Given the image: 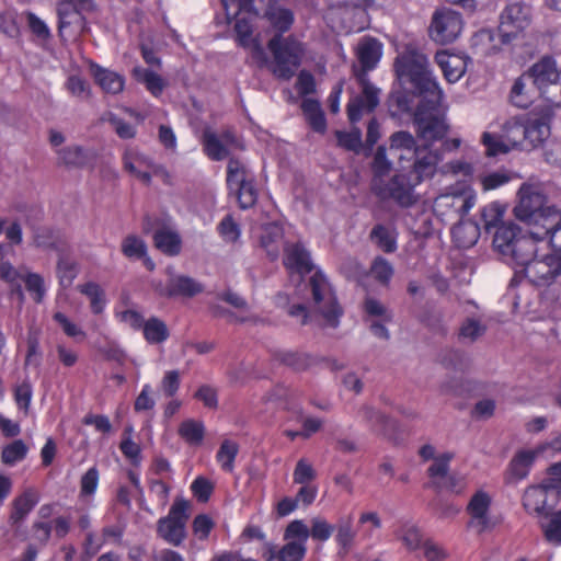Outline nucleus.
I'll use <instances>...</instances> for the list:
<instances>
[{
  "label": "nucleus",
  "mask_w": 561,
  "mask_h": 561,
  "mask_svg": "<svg viewBox=\"0 0 561 561\" xmlns=\"http://www.w3.org/2000/svg\"><path fill=\"white\" fill-rule=\"evenodd\" d=\"M525 79L528 78L524 77V73L517 78L512 87L510 94L512 104L519 108H527L533 102L531 96L525 90Z\"/></svg>",
  "instance_id": "obj_56"
},
{
  "label": "nucleus",
  "mask_w": 561,
  "mask_h": 561,
  "mask_svg": "<svg viewBox=\"0 0 561 561\" xmlns=\"http://www.w3.org/2000/svg\"><path fill=\"white\" fill-rule=\"evenodd\" d=\"M517 273H523L536 286L550 285L561 275V255L553 250L541 255L537 252Z\"/></svg>",
  "instance_id": "obj_10"
},
{
  "label": "nucleus",
  "mask_w": 561,
  "mask_h": 561,
  "mask_svg": "<svg viewBox=\"0 0 561 561\" xmlns=\"http://www.w3.org/2000/svg\"><path fill=\"white\" fill-rule=\"evenodd\" d=\"M78 275V265L76 262L59 259L57 262V276L61 287H69Z\"/></svg>",
  "instance_id": "obj_59"
},
{
  "label": "nucleus",
  "mask_w": 561,
  "mask_h": 561,
  "mask_svg": "<svg viewBox=\"0 0 561 561\" xmlns=\"http://www.w3.org/2000/svg\"><path fill=\"white\" fill-rule=\"evenodd\" d=\"M502 135L511 150L518 147L527 138L526 119L513 117L506 121L503 125Z\"/></svg>",
  "instance_id": "obj_31"
},
{
  "label": "nucleus",
  "mask_w": 561,
  "mask_h": 561,
  "mask_svg": "<svg viewBox=\"0 0 561 561\" xmlns=\"http://www.w3.org/2000/svg\"><path fill=\"white\" fill-rule=\"evenodd\" d=\"M283 240L284 229L280 225L272 222L262 228L260 244L272 261L278 257Z\"/></svg>",
  "instance_id": "obj_25"
},
{
  "label": "nucleus",
  "mask_w": 561,
  "mask_h": 561,
  "mask_svg": "<svg viewBox=\"0 0 561 561\" xmlns=\"http://www.w3.org/2000/svg\"><path fill=\"white\" fill-rule=\"evenodd\" d=\"M531 22V9L523 2L507 4L500 15L499 33L503 44H508L523 33Z\"/></svg>",
  "instance_id": "obj_11"
},
{
  "label": "nucleus",
  "mask_w": 561,
  "mask_h": 561,
  "mask_svg": "<svg viewBox=\"0 0 561 561\" xmlns=\"http://www.w3.org/2000/svg\"><path fill=\"white\" fill-rule=\"evenodd\" d=\"M480 224L468 219L461 220L451 228V239L457 248L468 249L474 245L480 238Z\"/></svg>",
  "instance_id": "obj_23"
},
{
  "label": "nucleus",
  "mask_w": 561,
  "mask_h": 561,
  "mask_svg": "<svg viewBox=\"0 0 561 561\" xmlns=\"http://www.w3.org/2000/svg\"><path fill=\"white\" fill-rule=\"evenodd\" d=\"M300 107L310 128L316 133L324 134L327 130V118L320 102L316 99L307 98L302 100Z\"/></svg>",
  "instance_id": "obj_28"
},
{
  "label": "nucleus",
  "mask_w": 561,
  "mask_h": 561,
  "mask_svg": "<svg viewBox=\"0 0 561 561\" xmlns=\"http://www.w3.org/2000/svg\"><path fill=\"white\" fill-rule=\"evenodd\" d=\"M412 160L410 169L407 171L413 179L414 183L432 179L437 171L442 156L438 151L430 149L428 145L422 146L409 158Z\"/></svg>",
  "instance_id": "obj_15"
},
{
  "label": "nucleus",
  "mask_w": 561,
  "mask_h": 561,
  "mask_svg": "<svg viewBox=\"0 0 561 561\" xmlns=\"http://www.w3.org/2000/svg\"><path fill=\"white\" fill-rule=\"evenodd\" d=\"M472 206L473 202L469 197L445 193L434 199L433 211L442 220L454 219L463 217Z\"/></svg>",
  "instance_id": "obj_16"
},
{
  "label": "nucleus",
  "mask_w": 561,
  "mask_h": 561,
  "mask_svg": "<svg viewBox=\"0 0 561 561\" xmlns=\"http://www.w3.org/2000/svg\"><path fill=\"white\" fill-rule=\"evenodd\" d=\"M335 526L330 524L323 517H314L311 519V527L309 528V537L316 541L325 542L334 533Z\"/></svg>",
  "instance_id": "obj_54"
},
{
  "label": "nucleus",
  "mask_w": 561,
  "mask_h": 561,
  "mask_svg": "<svg viewBox=\"0 0 561 561\" xmlns=\"http://www.w3.org/2000/svg\"><path fill=\"white\" fill-rule=\"evenodd\" d=\"M178 433L185 443L198 446L204 439L205 426L201 421L188 419L180 424Z\"/></svg>",
  "instance_id": "obj_35"
},
{
  "label": "nucleus",
  "mask_w": 561,
  "mask_h": 561,
  "mask_svg": "<svg viewBox=\"0 0 561 561\" xmlns=\"http://www.w3.org/2000/svg\"><path fill=\"white\" fill-rule=\"evenodd\" d=\"M144 339L149 344H161L170 336L168 325L158 317H150L142 328Z\"/></svg>",
  "instance_id": "obj_32"
},
{
  "label": "nucleus",
  "mask_w": 561,
  "mask_h": 561,
  "mask_svg": "<svg viewBox=\"0 0 561 561\" xmlns=\"http://www.w3.org/2000/svg\"><path fill=\"white\" fill-rule=\"evenodd\" d=\"M481 142L485 148L486 156L489 157H496L511 151L510 145L506 144L502 134L499 135L484 131L481 136Z\"/></svg>",
  "instance_id": "obj_47"
},
{
  "label": "nucleus",
  "mask_w": 561,
  "mask_h": 561,
  "mask_svg": "<svg viewBox=\"0 0 561 561\" xmlns=\"http://www.w3.org/2000/svg\"><path fill=\"white\" fill-rule=\"evenodd\" d=\"M94 0H57L56 12L58 16V34L70 25L83 26L85 24L84 13L95 10Z\"/></svg>",
  "instance_id": "obj_13"
},
{
  "label": "nucleus",
  "mask_w": 561,
  "mask_h": 561,
  "mask_svg": "<svg viewBox=\"0 0 561 561\" xmlns=\"http://www.w3.org/2000/svg\"><path fill=\"white\" fill-rule=\"evenodd\" d=\"M214 528L215 522L207 514H198L192 522L193 535L201 541L207 540Z\"/></svg>",
  "instance_id": "obj_60"
},
{
  "label": "nucleus",
  "mask_w": 561,
  "mask_h": 561,
  "mask_svg": "<svg viewBox=\"0 0 561 561\" xmlns=\"http://www.w3.org/2000/svg\"><path fill=\"white\" fill-rule=\"evenodd\" d=\"M382 54L383 45L378 38L373 36L362 37L355 49L358 65H353V76L369 77V72L378 67Z\"/></svg>",
  "instance_id": "obj_12"
},
{
  "label": "nucleus",
  "mask_w": 561,
  "mask_h": 561,
  "mask_svg": "<svg viewBox=\"0 0 561 561\" xmlns=\"http://www.w3.org/2000/svg\"><path fill=\"white\" fill-rule=\"evenodd\" d=\"M399 83L403 91L392 93L389 98V106L394 108L393 115L411 113L413 98H420L412 92L410 84L403 85L400 81Z\"/></svg>",
  "instance_id": "obj_39"
},
{
  "label": "nucleus",
  "mask_w": 561,
  "mask_h": 561,
  "mask_svg": "<svg viewBox=\"0 0 561 561\" xmlns=\"http://www.w3.org/2000/svg\"><path fill=\"white\" fill-rule=\"evenodd\" d=\"M273 0H230L228 20L234 19L236 42L240 47L252 48L254 54H263V49L256 38L253 37V26L255 19L260 15L262 5L270 7ZM226 15H228L226 13Z\"/></svg>",
  "instance_id": "obj_5"
},
{
  "label": "nucleus",
  "mask_w": 561,
  "mask_h": 561,
  "mask_svg": "<svg viewBox=\"0 0 561 561\" xmlns=\"http://www.w3.org/2000/svg\"><path fill=\"white\" fill-rule=\"evenodd\" d=\"M421 147L416 145L413 135L405 130L396 131L390 137V149L407 151L410 157L414 153V150H419Z\"/></svg>",
  "instance_id": "obj_52"
},
{
  "label": "nucleus",
  "mask_w": 561,
  "mask_h": 561,
  "mask_svg": "<svg viewBox=\"0 0 561 561\" xmlns=\"http://www.w3.org/2000/svg\"><path fill=\"white\" fill-rule=\"evenodd\" d=\"M545 241L541 230L529 228L524 231L510 222L497 228L493 236V247L507 263L520 270L539 252L538 243Z\"/></svg>",
  "instance_id": "obj_3"
},
{
  "label": "nucleus",
  "mask_w": 561,
  "mask_h": 561,
  "mask_svg": "<svg viewBox=\"0 0 561 561\" xmlns=\"http://www.w3.org/2000/svg\"><path fill=\"white\" fill-rule=\"evenodd\" d=\"M91 75L95 83L103 92L118 94L125 88V78L116 71L104 68L95 62L90 66Z\"/></svg>",
  "instance_id": "obj_22"
},
{
  "label": "nucleus",
  "mask_w": 561,
  "mask_h": 561,
  "mask_svg": "<svg viewBox=\"0 0 561 561\" xmlns=\"http://www.w3.org/2000/svg\"><path fill=\"white\" fill-rule=\"evenodd\" d=\"M502 218L503 211L500 206L490 204L481 209L479 221L476 222L480 224V231L483 229L485 233H491L493 229L495 232L500 226L507 225L502 221Z\"/></svg>",
  "instance_id": "obj_34"
},
{
  "label": "nucleus",
  "mask_w": 561,
  "mask_h": 561,
  "mask_svg": "<svg viewBox=\"0 0 561 561\" xmlns=\"http://www.w3.org/2000/svg\"><path fill=\"white\" fill-rule=\"evenodd\" d=\"M27 451L26 444L22 439H15L2 448L1 461L7 466H14L26 458Z\"/></svg>",
  "instance_id": "obj_46"
},
{
  "label": "nucleus",
  "mask_w": 561,
  "mask_h": 561,
  "mask_svg": "<svg viewBox=\"0 0 561 561\" xmlns=\"http://www.w3.org/2000/svg\"><path fill=\"white\" fill-rule=\"evenodd\" d=\"M77 290L90 301V309L93 314H101L107 305L105 290L95 282L79 284Z\"/></svg>",
  "instance_id": "obj_30"
},
{
  "label": "nucleus",
  "mask_w": 561,
  "mask_h": 561,
  "mask_svg": "<svg viewBox=\"0 0 561 561\" xmlns=\"http://www.w3.org/2000/svg\"><path fill=\"white\" fill-rule=\"evenodd\" d=\"M515 217L529 228L542 230L561 218L554 205H548V198L535 184L524 183L518 191V203L513 209Z\"/></svg>",
  "instance_id": "obj_4"
},
{
  "label": "nucleus",
  "mask_w": 561,
  "mask_h": 561,
  "mask_svg": "<svg viewBox=\"0 0 561 561\" xmlns=\"http://www.w3.org/2000/svg\"><path fill=\"white\" fill-rule=\"evenodd\" d=\"M122 253L127 259L140 260L147 254V244L141 238L128 234L122 241Z\"/></svg>",
  "instance_id": "obj_49"
},
{
  "label": "nucleus",
  "mask_w": 561,
  "mask_h": 561,
  "mask_svg": "<svg viewBox=\"0 0 561 561\" xmlns=\"http://www.w3.org/2000/svg\"><path fill=\"white\" fill-rule=\"evenodd\" d=\"M39 501V494L36 489L28 488L18 495L12 502L10 522L16 525L25 519Z\"/></svg>",
  "instance_id": "obj_24"
},
{
  "label": "nucleus",
  "mask_w": 561,
  "mask_h": 561,
  "mask_svg": "<svg viewBox=\"0 0 561 561\" xmlns=\"http://www.w3.org/2000/svg\"><path fill=\"white\" fill-rule=\"evenodd\" d=\"M227 186L234 192L241 209L252 208L257 202V190L254 179L249 178L244 164L238 158H230L227 164Z\"/></svg>",
  "instance_id": "obj_8"
},
{
  "label": "nucleus",
  "mask_w": 561,
  "mask_h": 561,
  "mask_svg": "<svg viewBox=\"0 0 561 561\" xmlns=\"http://www.w3.org/2000/svg\"><path fill=\"white\" fill-rule=\"evenodd\" d=\"M543 239H548L551 250L561 255V221H552V225L545 227L542 230Z\"/></svg>",
  "instance_id": "obj_64"
},
{
  "label": "nucleus",
  "mask_w": 561,
  "mask_h": 561,
  "mask_svg": "<svg viewBox=\"0 0 561 561\" xmlns=\"http://www.w3.org/2000/svg\"><path fill=\"white\" fill-rule=\"evenodd\" d=\"M283 263L290 273L300 275L309 274L313 270L310 253L300 242L284 247Z\"/></svg>",
  "instance_id": "obj_20"
},
{
  "label": "nucleus",
  "mask_w": 561,
  "mask_h": 561,
  "mask_svg": "<svg viewBox=\"0 0 561 561\" xmlns=\"http://www.w3.org/2000/svg\"><path fill=\"white\" fill-rule=\"evenodd\" d=\"M394 535L410 552L421 549L424 542L421 529L413 524H403L394 531Z\"/></svg>",
  "instance_id": "obj_33"
},
{
  "label": "nucleus",
  "mask_w": 561,
  "mask_h": 561,
  "mask_svg": "<svg viewBox=\"0 0 561 561\" xmlns=\"http://www.w3.org/2000/svg\"><path fill=\"white\" fill-rule=\"evenodd\" d=\"M552 492L550 486L542 481L541 484L528 486L523 494V506L529 514L548 516V495Z\"/></svg>",
  "instance_id": "obj_21"
},
{
  "label": "nucleus",
  "mask_w": 561,
  "mask_h": 561,
  "mask_svg": "<svg viewBox=\"0 0 561 561\" xmlns=\"http://www.w3.org/2000/svg\"><path fill=\"white\" fill-rule=\"evenodd\" d=\"M393 71L398 81L410 84L412 92L420 96L413 112L417 137L428 144L444 139L449 126L439 111L443 91L433 77L426 56L416 50L404 51L394 59Z\"/></svg>",
  "instance_id": "obj_1"
},
{
  "label": "nucleus",
  "mask_w": 561,
  "mask_h": 561,
  "mask_svg": "<svg viewBox=\"0 0 561 561\" xmlns=\"http://www.w3.org/2000/svg\"><path fill=\"white\" fill-rule=\"evenodd\" d=\"M546 523L540 524L545 539L553 545H561V508L556 512H549Z\"/></svg>",
  "instance_id": "obj_42"
},
{
  "label": "nucleus",
  "mask_w": 561,
  "mask_h": 561,
  "mask_svg": "<svg viewBox=\"0 0 561 561\" xmlns=\"http://www.w3.org/2000/svg\"><path fill=\"white\" fill-rule=\"evenodd\" d=\"M419 183H414L412 176L404 171L393 175L387 190L390 198H392L401 207H410L416 203L414 188Z\"/></svg>",
  "instance_id": "obj_17"
},
{
  "label": "nucleus",
  "mask_w": 561,
  "mask_h": 561,
  "mask_svg": "<svg viewBox=\"0 0 561 561\" xmlns=\"http://www.w3.org/2000/svg\"><path fill=\"white\" fill-rule=\"evenodd\" d=\"M65 87L67 91L75 98L88 99L91 95V89L85 79L78 75L68 77Z\"/></svg>",
  "instance_id": "obj_62"
},
{
  "label": "nucleus",
  "mask_w": 561,
  "mask_h": 561,
  "mask_svg": "<svg viewBox=\"0 0 561 561\" xmlns=\"http://www.w3.org/2000/svg\"><path fill=\"white\" fill-rule=\"evenodd\" d=\"M204 286L194 278L185 275H179L170 279L165 289L164 296L172 297H194L203 293Z\"/></svg>",
  "instance_id": "obj_26"
},
{
  "label": "nucleus",
  "mask_w": 561,
  "mask_h": 561,
  "mask_svg": "<svg viewBox=\"0 0 561 561\" xmlns=\"http://www.w3.org/2000/svg\"><path fill=\"white\" fill-rule=\"evenodd\" d=\"M22 279L25 283V288L31 294L33 300L36 304L43 302L46 295L44 278L37 273L30 272Z\"/></svg>",
  "instance_id": "obj_55"
},
{
  "label": "nucleus",
  "mask_w": 561,
  "mask_h": 561,
  "mask_svg": "<svg viewBox=\"0 0 561 561\" xmlns=\"http://www.w3.org/2000/svg\"><path fill=\"white\" fill-rule=\"evenodd\" d=\"M273 357L298 371L308 369L313 363V358L310 355L290 351H277Z\"/></svg>",
  "instance_id": "obj_38"
},
{
  "label": "nucleus",
  "mask_w": 561,
  "mask_h": 561,
  "mask_svg": "<svg viewBox=\"0 0 561 561\" xmlns=\"http://www.w3.org/2000/svg\"><path fill=\"white\" fill-rule=\"evenodd\" d=\"M264 14L274 31L267 42L273 56L272 72L277 79L288 81L301 66L306 53L305 44L295 35L283 36L295 22L294 13L287 8L270 7Z\"/></svg>",
  "instance_id": "obj_2"
},
{
  "label": "nucleus",
  "mask_w": 561,
  "mask_h": 561,
  "mask_svg": "<svg viewBox=\"0 0 561 561\" xmlns=\"http://www.w3.org/2000/svg\"><path fill=\"white\" fill-rule=\"evenodd\" d=\"M100 471L96 466L89 468L80 479V493L79 497L87 500L92 497L99 486Z\"/></svg>",
  "instance_id": "obj_48"
},
{
  "label": "nucleus",
  "mask_w": 561,
  "mask_h": 561,
  "mask_svg": "<svg viewBox=\"0 0 561 561\" xmlns=\"http://www.w3.org/2000/svg\"><path fill=\"white\" fill-rule=\"evenodd\" d=\"M393 267L382 256H377L370 266L371 276L382 285H388L393 276Z\"/></svg>",
  "instance_id": "obj_57"
},
{
  "label": "nucleus",
  "mask_w": 561,
  "mask_h": 561,
  "mask_svg": "<svg viewBox=\"0 0 561 561\" xmlns=\"http://www.w3.org/2000/svg\"><path fill=\"white\" fill-rule=\"evenodd\" d=\"M335 526V542L343 552H347L355 540L356 533L353 528V519L351 516L342 517Z\"/></svg>",
  "instance_id": "obj_36"
},
{
  "label": "nucleus",
  "mask_w": 561,
  "mask_h": 561,
  "mask_svg": "<svg viewBox=\"0 0 561 561\" xmlns=\"http://www.w3.org/2000/svg\"><path fill=\"white\" fill-rule=\"evenodd\" d=\"M133 75L137 81L145 84L146 89L153 96L157 98L162 94L165 84L160 75L139 67L134 68Z\"/></svg>",
  "instance_id": "obj_40"
},
{
  "label": "nucleus",
  "mask_w": 561,
  "mask_h": 561,
  "mask_svg": "<svg viewBox=\"0 0 561 561\" xmlns=\"http://www.w3.org/2000/svg\"><path fill=\"white\" fill-rule=\"evenodd\" d=\"M463 28V19L460 12L450 8H437L431 19L428 36L437 44L454 43Z\"/></svg>",
  "instance_id": "obj_9"
},
{
  "label": "nucleus",
  "mask_w": 561,
  "mask_h": 561,
  "mask_svg": "<svg viewBox=\"0 0 561 561\" xmlns=\"http://www.w3.org/2000/svg\"><path fill=\"white\" fill-rule=\"evenodd\" d=\"M492 505L490 494L483 490L477 491L468 502L466 512L470 519L467 524L468 528H472L477 534L481 535L494 528L489 512Z\"/></svg>",
  "instance_id": "obj_14"
},
{
  "label": "nucleus",
  "mask_w": 561,
  "mask_h": 561,
  "mask_svg": "<svg viewBox=\"0 0 561 561\" xmlns=\"http://www.w3.org/2000/svg\"><path fill=\"white\" fill-rule=\"evenodd\" d=\"M454 455L450 453H444L435 458L434 462L428 467L427 474L433 481H442L448 476L449 462Z\"/></svg>",
  "instance_id": "obj_58"
},
{
  "label": "nucleus",
  "mask_w": 561,
  "mask_h": 561,
  "mask_svg": "<svg viewBox=\"0 0 561 561\" xmlns=\"http://www.w3.org/2000/svg\"><path fill=\"white\" fill-rule=\"evenodd\" d=\"M239 453V445L230 439H225L217 454L216 461L225 472H232L234 469V460Z\"/></svg>",
  "instance_id": "obj_41"
},
{
  "label": "nucleus",
  "mask_w": 561,
  "mask_h": 561,
  "mask_svg": "<svg viewBox=\"0 0 561 561\" xmlns=\"http://www.w3.org/2000/svg\"><path fill=\"white\" fill-rule=\"evenodd\" d=\"M363 417L369 423L371 430L378 434L388 436L389 430L394 428V422L390 417L373 408H364Z\"/></svg>",
  "instance_id": "obj_43"
},
{
  "label": "nucleus",
  "mask_w": 561,
  "mask_h": 561,
  "mask_svg": "<svg viewBox=\"0 0 561 561\" xmlns=\"http://www.w3.org/2000/svg\"><path fill=\"white\" fill-rule=\"evenodd\" d=\"M204 153L213 161H221L227 158L229 151L219 140L217 135L210 130H205L202 136Z\"/></svg>",
  "instance_id": "obj_37"
},
{
  "label": "nucleus",
  "mask_w": 561,
  "mask_h": 561,
  "mask_svg": "<svg viewBox=\"0 0 561 561\" xmlns=\"http://www.w3.org/2000/svg\"><path fill=\"white\" fill-rule=\"evenodd\" d=\"M354 78L362 88V93L356 96L365 103L367 113L374 112L379 104V89L370 82L369 77Z\"/></svg>",
  "instance_id": "obj_44"
},
{
  "label": "nucleus",
  "mask_w": 561,
  "mask_h": 561,
  "mask_svg": "<svg viewBox=\"0 0 561 561\" xmlns=\"http://www.w3.org/2000/svg\"><path fill=\"white\" fill-rule=\"evenodd\" d=\"M60 163L67 168H83L91 163L94 154L80 146H69L58 150Z\"/></svg>",
  "instance_id": "obj_29"
},
{
  "label": "nucleus",
  "mask_w": 561,
  "mask_h": 561,
  "mask_svg": "<svg viewBox=\"0 0 561 561\" xmlns=\"http://www.w3.org/2000/svg\"><path fill=\"white\" fill-rule=\"evenodd\" d=\"M435 61L440 68L444 78L450 82H457L466 72L468 57L461 54H453L439 50L435 54Z\"/></svg>",
  "instance_id": "obj_19"
},
{
  "label": "nucleus",
  "mask_w": 561,
  "mask_h": 561,
  "mask_svg": "<svg viewBox=\"0 0 561 561\" xmlns=\"http://www.w3.org/2000/svg\"><path fill=\"white\" fill-rule=\"evenodd\" d=\"M546 449L545 446H540L535 450L522 449L518 450L511 459L506 470L507 482H519L526 479L531 470V467L537 456Z\"/></svg>",
  "instance_id": "obj_18"
},
{
  "label": "nucleus",
  "mask_w": 561,
  "mask_h": 561,
  "mask_svg": "<svg viewBox=\"0 0 561 561\" xmlns=\"http://www.w3.org/2000/svg\"><path fill=\"white\" fill-rule=\"evenodd\" d=\"M152 241L156 249L167 256H176L181 253L182 239L174 230L159 228L153 232Z\"/></svg>",
  "instance_id": "obj_27"
},
{
  "label": "nucleus",
  "mask_w": 561,
  "mask_h": 561,
  "mask_svg": "<svg viewBox=\"0 0 561 561\" xmlns=\"http://www.w3.org/2000/svg\"><path fill=\"white\" fill-rule=\"evenodd\" d=\"M307 553V546L287 541L271 559L277 561H302Z\"/></svg>",
  "instance_id": "obj_50"
},
{
  "label": "nucleus",
  "mask_w": 561,
  "mask_h": 561,
  "mask_svg": "<svg viewBox=\"0 0 561 561\" xmlns=\"http://www.w3.org/2000/svg\"><path fill=\"white\" fill-rule=\"evenodd\" d=\"M218 233L227 242H236L240 237V227L231 215L222 218L217 227Z\"/></svg>",
  "instance_id": "obj_63"
},
{
  "label": "nucleus",
  "mask_w": 561,
  "mask_h": 561,
  "mask_svg": "<svg viewBox=\"0 0 561 561\" xmlns=\"http://www.w3.org/2000/svg\"><path fill=\"white\" fill-rule=\"evenodd\" d=\"M527 138L531 146H538L542 144L550 134V127L547 123L541 119H526Z\"/></svg>",
  "instance_id": "obj_51"
},
{
  "label": "nucleus",
  "mask_w": 561,
  "mask_h": 561,
  "mask_svg": "<svg viewBox=\"0 0 561 561\" xmlns=\"http://www.w3.org/2000/svg\"><path fill=\"white\" fill-rule=\"evenodd\" d=\"M188 508L190 504L186 500L176 499L168 515L158 519L157 536L173 547L182 546L187 536Z\"/></svg>",
  "instance_id": "obj_7"
},
{
  "label": "nucleus",
  "mask_w": 561,
  "mask_h": 561,
  "mask_svg": "<svg viewBox=\"0 0 561 561\" xmlns=\"http://www.w3.org/2000/svg\"><path fill=\"white\" fill-rule=\"evenodd\" d=\"M13 397L18 409L27 413L33 398V388L31 382L28 380H24L16 385L13 389Z\"/></svg>",
  "instance_id": "obj_61"
},
{
  "label": "nucleus",
  "mask_w": 561,
  "mask_h": 561,
  "mask_svg": "<svg viewBox=\"0 0 561 561\" xmlns=\"http://www.w3.org/2000/svg\"><path fill=\"white\" fill-rule=\"evenodd\" d=\"M309 538V528L301 519L290 522L284 531V540L295 543L307 545Z\"/></svg>",
  "instance_id": "obj_53"
},
{
  "label": "nucleus",
  "mask_w": 561,
  "mask_h": 561,
  "mask_svg": "<svg viewBox=\"0 0 561 561\" xmlns=\"http://www.w3.org/2000/svg\"><path fill=\"white\" fill-rule=\"evenodd\" d=\"M308 286L311 291L314 310L321 314L328 325L336 328L340 323V318L343 316V309L325 275L321 271H317L310 277Z\"/></svg>",
  "instance_id": "obj_6"
},
{
  "label": "nucleus",
  "mask_w": 561,
  "mask_h": 561,
  "mask_svg": "<svg viewBox=\"0 0 561 561\" xmlns=\"http://www.w3.org/2000/svg\"><path fill=\"white\" fill-rule=\"evenodd\" d=\"M370 239L376 245L386 253H392L397 250V240L393 233L383 225H376L370 231Z\"/></svg>",
  "instance_id": "obj_45"
}]
</instances>
